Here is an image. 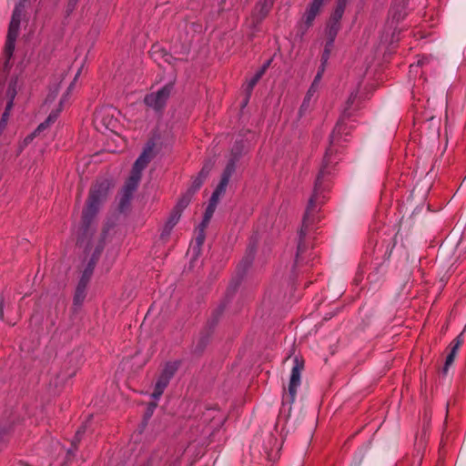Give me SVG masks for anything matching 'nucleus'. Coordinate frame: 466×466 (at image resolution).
Returning a JSON list of instances; mask_svg holds the SVG:
<instances>
[{"instance_id": "1", "label": "nucleus", "mask_w": 466, "mask_h": 466, "mask_svg": "<svg viewBox=\"0 0 466 466\" xmlns=\"http://www.w3.org/2000/svg\"><path fill=\"white\" fill-rule=\"evenodd\" d=\"M110 187L108 180L96 182L90 189L86 207L83 211V234L78 239L80 247L85 248L86 256H91L86 268L84 269L78 282L89 283L93 275L96 263L104 248L101 236H96L91 228V222L97 214L99 208L106 199Z\"/></svg>"}, {"instance_id": "2", "label": "nucleus", "mask_w": 466, "mask_h": 466, "mask_svg": "<svg viewBox=\"0 0 466 466\" xmlns=\"http://www.w3.org/2000/svg\"><path fill=\"white\" fill-rule=\"evenodd\" d=\"M110 187L108 180L96 182L90 189L86 207L83 211V234L78 239L80 247L85 248L86 256H91L86 268L84 269L78 282L89 283L93 275L96 263L104 248L101 236H96L91 228V222L97 214L99 208L106 199Z\"/></svg>"}, {"instance_id": "3", "label": "nucleus", "mask_w": 466, "mask_h": 466, "mask_svg": "<svg viewBox=\"0 0 466 466\" xmlns=\"http://www.w3.org/2000/svg\"><path fill=\"white\" fill-rule=\"evenodd\" d=\"M358 96V90L352 91L346 102V106L343 109L342 117L339 120L337 123L334 130L332 131V134L330 136V147L327 150L325 159H324V166L321 167L314 186L313 194L310 197L304 217L302 220V226L299 231V242H298V248H297V254H296V263L299 262V258L300 255L304 252L306 249V245L304 243V238L306 237L310 225L314 221V215L317 212V207L319 203V197L321 193V187H322V179L324 177L329 173L327 170V166L329 164V155L332 153L333 146L336 145L339 142V137L342 135V133L345 130V125H344V118L347 116H350L351 112V107L354 105L356 99Z\"/></svg>"}, {"instance_id": "4", "label": "nucleus", "mask_w": 466, "mask_h": 466, "mask_svg": "<svg viewBox=\"0 0 466 466\" xmlns=\"http://www.w3.org/2000/svg\"><path fill=\"white\" fill-rule=\"evenodd\" d=\"M153 142L147 143L142 154L136 160L131 174L120 193L119 207L124 209L130 202L134 192L137 190L141 179V173L154 157Z\"/></svg>"}, {"instance_id": "5", "label": "nucleus", "mask_w": 466, "mask_h": 466, "mask_svg": "<svg viewBox=\"0 0 466 466\" xmlns=\"http://www.w3.org/2000/svg\"><path fill=\"white\" fill-rule=\"evenodd\" d=\"M24 12V4L20 1L15 7L12 18L10 21L6 43L5 46V68L8 66L9 59L11 58L15 50V43L19 33L20 23Z\"/></svg>"}, {"instance_id": "6", "label": "nucleus", "mask_w": 466, "mask_h": 466, "mask_svg": "<svg viewBox=\"0 0 466 466\" xmlns=\"http://www.w3.org/2000/svg\"><path fill=\"white\" fill-rule=\"evenodd\" d=\"M304 368V363L299 358H294L293 367L290 372L289 382L288 393L283 395V403L292 404L295 401L298 389L301 382V372Z\"/></svg>"}, {"instance_id": "7", "label": "nucleus", "mask_w": 466, "mask_h": 466, "mask_svg": "<svg viewBox=\"0 0 466 466\" xmlns=\"http://www.w3.org/2000/svg\"><path fill=\"white\" fill-rule=\"evenodd\" d=\"M173 90V84L169 83L147 95L144 98L145 104L155 111H160L164 108Z\"/></svg>"}, {"instance_id": "8", "label": "nucleus", "mask_w": 466, "mask_h": 466, "mask_svg": "<svg viewBox=\"0 0 466 466\" xmlns=\"http://www.w3.org/2000/svg\"><path fill=\"white\" fill-rule=\"evenodd\" d=\"M177 370V363H167L160 373L157 380L154 391L151 394V398L156 401L159 400L163 394L165 389L168 385L171 378L175 375Z\"/></svg>"}, {"instance_id": "9", "label": "nucleus", "mask_w": 466, "mask_h": 466, "mask_svg": "<svg viewBox=\"0 0 466 466\" xmlns=\"http://www.w3.org/2000/svg\"><path fill=\"white\" fill-rule=\"evenodd\" d=\"M17 83H18L17 78L11 79V81L9 83L8 89L6 91V96L9 100L6 104L5 111L4 112V114L2 116V119L0 121V134L2 133V131L5 129V127L6 126V122H7L8 116H9V111L11 110V108L13 106V101L16 95Z\"/></svg>"}, {"instance_id": "10", "label": "nucleus", "mask_w": 466, "mask_h": 466, "mask_svg": "<svg viewBox=\"0 0 466 466\" xmlns=\"http://www.w3.org/2000/svg\"><path fill=\"white\" fill-rule=\"evenodd\" d=\"M324 2L325 0L311 1L304 15V23L307 27H309L312 25L316 16L319 14Z\"/></svg>"}, {"instance_id": "11", "label": "nucleus", "mask_w": 466, "mask_h": 466, "mask_svg": "<svg viewBox=\"0 0 466 466\" xmlns=\"http://www.w3.org/2000/svg\"><path fill=\"white\" fill-rule=\"evenodd\" d=\"M223 195V193L218 191V190H214L211 198H210V200H209V203H208V206L207 207V209H206V212H205V215H204V218H203V220L201 222V226L202 228H206L210 220V218H212L214 212H215V209L217 208V205L218 203V200H219V198Z\"/></svg>"}, {"instance_id": "12", "label": "nucleus", "mask_w": 466, "mask_h": 466, "mask_svg": "<svg viewBox=\"0 0 466 466\" xmlns=\"http://www.w3.org/2000/svg\"><path fill=\"white\" fill-rule=\"evenodd\" d=\"M234 172L235 162L234 160H230L222 173L221 179L219 181V184L216 187V190L224 194L229 182V179Z\"/></svg>"}, {"instance_id": "13", "label": "nucleus", "mask_w": 466, "mask_h": 466, "mask_svg": "<svg viewBox=\"0 0 466 466\" xmlns=\"http://www.w3.org/2000/svg\"><path fill=\"white\" fill-rule=\"evenodd\" d=\"M180 215H181L180 210H177V209H174V211L171 213V215L168 218V219L162 230V233L160 235L162 239H166L169 236L173 228L178 222V220L180 218Z\"/></svg>"}, {"instance_id": "14", "label": "nucleus", "mask_w": 466, "mask_h": 466, "mask_svg": "<svg viewBox=\"0 0 466 466\" xmlns=\"http://www.w3.org/2000/svg\"><path fill=\"white\" fill-rule=\"evenodd\" d=\"M60 110L61 109H57L56 111L51 112L49 114V116H47V118L37 127L35 131L32 135L28 136L25 138V142L32 140L35 136L40 134L42 131H44L46 128H47L51 124H53L56 120Z\"/></svg>"}, {"instance_id": "15", "label": "nucleus", "mask_w": 466, "mask_h": 466, "mask_svg": "<svg viewBox=\"0 0 466 466\" xmlns=\"http://www.w3.org/2000/svg\"><path fill=\"white\" fill-rule=\"evenodd\" d=\"M87 294V284L84 282H78L76 288L73 304L76 308H79L83 305Z\"/></svg>"}, {"instance_id": "16", "label": "nucleus", "mask_w": 466, "mask_h": 466, "mask_svg": "<svg viewBox=\"0 0 466 466\" xmlns=\"http://www.w3.org/2000/svg\"><path fill=\"white\" fill-rule=\"evenodd\" d=\"M275 0H260L255 8V15L257 20L260 21L266 17L271 9Z\"/></svg>"}, {"instance_id": "17", "label": "nucleus", "mask_w": 466, "mask_h": 466, "mask_svg": "<svg viewBox=\"0 0 466 466\" xmlns=\"http://www.w3.org/2000/svg\"><path fill=\"white\" fill-rule=\"evenodd\" d=\"M339 23H332L329 22L327 28H326V36H327V42L329 46H333V43L335 41V38L338 35V32L339 30Z\"/></svg>"}, {"instance_id": "18", "label": "nucleus", "mask_w": 466, "mask_h": 466, "mask_svg": "<svg viewBox=\"0 0 466 466\" xmlns=\"http://www.w3.org/2000/svg\"><path fill=\"white\" fill-rule=\"evenodd\" d=\"M347 0H338L337 6L332 13L329 22L339 23L346 7Z\"/></svg>"}, {"instance_id": "19", "label": "nucleus", "mask_w": 466, "mask_h": 466, "mask_svg": "<svg viewBox=\"0 0 466 466\" xmlns=\"http://www.w3.org/2000/svg\"><path fill=\"white\" fill-rule=\"evenodd\" d=\"M208 172H209V168H208L206 167H203L202 170L200 171L198 177L193 181L192 187H191V188H189L188 191L191 192L192 194H194L201 187L203 181L208 177Z\"/></svg>"}, {"instance_id": "20", "label": "nucleus", "mask_w": 466, "mask_h": 466, "mask_svg": "<svg viewBox=\"0 0 466 466\" xmlns=\"http://www.w3.org/2000/svg\"><path fill=\"white\" fill-rule=\"evenodd\" d=\"M109 111H110V109H106L104 111H100V112L96 113V119H99L101 117V121L103 122V124L106 126V128H113L115 127L114 120L112 118H110L106 122V116H108L110 115Z\"/></svg>"}, {"instance_id": "21", "label": "nucleus", "mask_w": 466, "mask_h": 466, "mask_svg": "<svg viewBox=\"0 0 466 466\" xmlns=\"http://www.w3.org/2000/svg\"><path fill=\"white\" fill-rule=\"evenodd\" d=\"M192 195L191 192L187 191V194L180 198L175 209L180 210L181 212L189 204Z\"/></svg>"}, {"instance_id": "22", "label": "nucleus", "mask_w": 466, "mask_h": 466, "mask_svg": "<svg viewBox=\"0 0 466 466\" xmlns=\"http://www.w3.org/2000/svg\"><path fill=\"white\" fill-rule=\"evenodd\" d=\"M456 352L454 350H451V352L449 353V355L447 356L446 358V361H445V364H444V367H443V373L446 374L447 371H448V369L449 367L452 364V362L454 361V359H455V356H456Z\"/></svg>"}, {"instance_id": "23", "label": "nucleus", "mask_w": 466, "mask_h": 466, "mask_svg": "<svg viewBox=\"0 0 466 466\" xmlns=\"http://www.w3.org/2000/svg\"><path fill=\"white\" fill-rule=\"evenodd\" d=\"M332 46H329V43H326L325 48H324V51H323V54H322V56H321V63L327 64V62H328V60L329 58V55H330Z\"/></svg>"}, {"instance_id": "24", "label": "nucleus", "mask_w": 466, "mask_h": 466, "mask_svg": "<svg viewBox=\"0 0 466 466\" xmlns=\"http://www.w3.org/2000/svg\"><path fill=\"white\" fill-rule=\"evenodd\" d=\"M462 334H460L451 343V350H454L456 353L459 350V348L461 347V345L462 344Z\"/></svg>"}, {"instance_id": "25", "label": "nucleus", "mask_w": 466, "mask_h": 466, "mask_svg": "<svg viewBox=\"0 0 466 466\" xmlns=\"http://www.w3.org/2000/svg\"><path fill=\"white\" fill-rule=\"evenodd\" d=\"M254 254H255L254 248H250L248 251L246 258L243 259V263H245L246 266H248L252 262Z\"/></svg>"}, {"instance_id": "26", "label": "nucleus", "mask_w": 466, "mask_h": 466, "mask_svg": "<svg viewBox=\"0 0 466 466\" xmlns=\"http://www.w3.org/2000/svg\"><path fill=\"white\" fill-rule=\"evenodd\" d=\"M85 431H86V426H85V425L81 426V427L77 430V431H76V433L75 440H74V441H73V442H72V444H73L74 446H76V443H77V442H79L80 438H81L82 434L85 432Z\"/></svg>"}, {"instance_id": "27", "label": "nucleus", "mask_w": 466, "mask_h": 466, "mask_svg": "<svg viewBox=\"0 0 466 466\" xmlns=\"http://www.w3.org/2000/svg\"><path fill=\"white\" fill-rule=\"evenodd\" d=\"M269 65V61L267 62L254 76H256L257 79H260L261 76L264 75L266 69L268 68Z\"/></svg>"}, {"instance_id": "28", "label": "nucleus", "mask_w": 466, "mask_h": 466, "mask_svg": "<svg viewBox=\"0 0 466 466\" xmlns=\"http://www.w3.org/2000/svg\"><path fill=\"white\" fill-rule=\"evenodd\" d=\"M269 65V61L267 62L254 76H256L257 79H260L261 76L264 75L266 69L268 68Z\"/></svg>"}, {"instance_id": "29", "label": "nucleus", "mask_w": 466, "mask_h": 466, "mask_svg": "<svg viewBox=\"0 0 466 466\" xmlns=\"http://www.w3.org/2000/svg\"><path fill=\"white\" fill-rule=\"evenodd\" d=\"M258 82V79L256 78V76H252L248 82V92H251L253 87L256 86V84Z\"/></svg>"}, {"instance_id": "30", "label": "nucleus", "mask_w": 466, "mask_h": 466, "mask_svg": "<svg viewBox=\"0 0 466 466\" xmlns=\"http://www.w3.org/2000/svg\"><path fill=\"white\" fill-rule=\"evenodd\" d=\"M318 88H319V86H316V83H312L307 92L308 96L312 97L315 95V93L318 91Z\"/></svg>"}, {"instance_id": "31", "label": "nucleus", "mask_w": 466, "mask_h": 466, "mask_svg": "<svg viewBox=\"0 0 466 466\" xmlns=\"http://www.w3.org/2000/svg\"><path fill=\"white\" fill-rule=\"evenodd\" d=\"M204 228H202V229H201V233H200V234L197 237V238H196V241H197V244H198V248H199V247H200V246L203 244V242H204V238H204V234H203V229H204Z\"/></svg>"}, {"instance_id": "32", "label": "nucleus", "mask_w": 466, "mask_h": 466, "mask_svg": "<svg viewBox=\"0 0 466 466\" xmlns=\"http://www.w3.org/2000/svg\"><path fill=\"white\" fill-rule=\"evenodd\" d=\"M321 77H322L321 73H317V75H316V76H315V78H314L312 83H316V86H319V81H320Z\"/></svg>"}, {"instance_id": "33", "label": "nucleus", "mask_w": 466, "mask_h": 466, "mask_svg": "<svg viewBox=\"0 0 466 466\" xmlns=\"http://www.w3.org/2000/svg\"><path fill=\"white\" fill-rule=\"evenodd\" d=\"M321 77H322L321 73H317V75H316V76H315V78H314L312 83H316V86H319V81H320Z\"/></svg>"}, {"instance_id": "34", "label": "nucleus", "mask_w": 466, "mask_h": 466, "mask_svg": "<svg viewBox=\"0 0 466 466\" xmlns=\"http://www.w3.org/2000/svg\"><path fill=\"white\" fill-rule=\"evenodd\" d=\"M309 106V102H306V100H303V103L301 105L300 110H307Z\"/></svg>"}, {"instance_id": "35", "label": "nucleus", "mask_w": 466, "mask_h": 466, "mask_svg": "<svg viewBox=\"0 0 466 466\" xmlns=\"http://www.w3.org/2000/svg\"><path fill=\"white\" fill-rule=\"evenodd\" d=\"M79 75H80V71H78V72L76 73V75L75 76L74 82H73V83H71V85L69 86L68 90H67V93H69V91L73 88V86H74V84H75V82H76V78L79 76Z\"/></svg>"}, {"instance_id": "36", "label": "nucleus", "mask_w": 466, "mask_h": 466, "mask_svg": "<svg viewBox=\"0 0 466 466\" xmlns=\"http://www.w3.org/2000/svg\"><path fill=\"white\" fill-rule=\"evenodd\" d=\"M423 64H424V60L423 59H420V60H418V63H417L416 66L415 65H410V69L412 70L414 67H417L419 66H422Z\"/></svg>"}, {"instance_id": "37", "label": "nucleus", "mask_w": 466, "mask_h": 466, "mask_svg": "<svg viewBox=\"0 0 466 466\" xmlns=\"http://www.w3.org/2000/svg\"><path fill=\"white\" fill-rule=\"evenodd\" d=\"M325 66H326V64L321 63L318 73H321V75H323V72L325 71Z\"/></svg>"}, {"instance_id": "38", "label": "nucleus", "mask_w": 466, "mask_h": 466, "mask_svg": "<svg viewBox=\"0 0 466 466\" xmlns=\"http://www.w3.org/2000/svg\"><path fill=\"white\" fill-rule=\"evenodd\" d=\"M0 317L2 319H4V310L2 306H0Z\"/></svg>"}, {"instance_id": "39", "label": "nucleus", "mask_w": 466, "mask_h": 466, "mask_svg": "<svg viewBox=\"0 0 466 466\" xmlns=\"http://www.w3.org/2000/svg\"><path fill=\"white\" fill-rule=\"evenodd\" d=\"M157 407V403L150 404V411L152 412L153 410Z\"/></svg>"}, {"instance_id": "40", "label": "nucleus", "mask_w": 466, "mask_h": 466, "mask_svg": "<svg viewBox=\"0 0 466 466\" xmlns=\"http://www.w3.org/2000/svg\"><path fill=\"white\" fill-rule=\"evenodd\" d=\"M304 100H306V102H309L310 103L311 96H308V95H306Z\"/></svg>"}, {"instance_id": "41", "label": "nucleus", "mask_w": 466, "mask_h": 466, "mask_svg": "<svg viewBox=\"0 0 466 466\" xmlns=\"http://www.w3.org/2000/svg\"><path fill=\"white\" fill-rule=\"evenodd\" d=\"M65 101H66V97H63V98L61 99V101H60V106H62V105H63V103H64Z\"/></svg>"}, {"instance_id": "42", "label": "nucleus", "mask_w": 466, "mask_h": 466, "mask_svg": "<svg viewBox=\"0 0 466 466\" xmlns=\"http://www.w3.org/2000/svg\"><path fill=\"white\" fill-rule=\"evenodd\" d=\"M75 1L76 2L77 0H75Z\"/></svg>"}]
</instances>
